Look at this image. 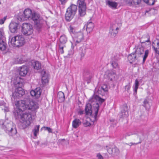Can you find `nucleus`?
Returning a JSON list of instances; mask_svg holds the SVG:
<instances>
[{"label":"nucleus","mask_w":159,"mask_h":159,"mask_svg":"<svg viewBox=\"0 0 159 159\" xmlns=\"http://www.w3.org/2000/svg\"><path fill=\"white\" fill-rule=\"evenodd\" d=\"M25 43V39L21 35H17L13 37L11 39L9 45L13 47H20L23 46Z\"/></svg>","instance_id":"4"},{"label":"nucleus","mask_w":159,"mask_h":159,"mask_svg":"<svg viewBox=\"0 0 159 159\" xmlns=\"http://www.w3.org/2000/svg\"><path fill=\"white\" fill-rule=\"evenodd\" d=\"M60 41L61 44L66 43L67 41V39L66 36L64 35L61 36L60 38Z\"/></svg>","instance_id":"31"},{"label":"nucleus","mask_w":159,"mask_h":159,"mask_svg":"<svg viewBox=\"0 0 159 159\" xmlns=\"http://www.w3.org/2000/svg\"><path fill=\"white\" fill-rule=\"evenodd\" d=\"M61 2L62 4H64L66 1V0H59Z\"/></svg>","instance_id":"51"},{"label":"nucleus","mask_w":159,"mask_h":159,"mask_svg":"<svg viewBox=\"0 0 159 159\" xmlns=\"http://www.w3.org/2000/svg\"><path fill=\"white\" fill-rule=\"evenodd\" d=\"M108 90V89L107 85L104 84L98 89L97 92L98 94L103 95H104L105 92H107Z\"/></svg>","instance_id":"21"},{"label":"nucleus","mask_w":159,"mask_h":159,"mask_svg":"<svg viewBox=\"0 0 159 159\" xmlns=\"http://www.w3.org/2000/svg\"><path fill=\"white\" fill-rule=\"evenodd\" d=\"M32 66L33 67L34 71L36 72H39L43 68L41 63L38 61H35L32 62Z\"/></svg>","instance_id":"13"},{"label":"nucleus","mask_w":159,"mask_h":159,"mask_svg":"<svg viewBox=\"0 0 159 159\" xmlns=\"http://www.w3.org/2000/svg\"><path fill=\"white\" fill-rule=\"evenodd\" d=\"M157 47H155L154 45L153 44L152 47L154 49L156 52L158 54H159V42L157 43ZM159 63V61H158Z\"/></svg>","instance_id":"37"},{"label":"nucleus","mask_w":159,"mask_h":159,"mask_svg":"<svg viewBox=\"0 0 159 159\" xmlns=\"http://www.w3.org/2000/svg\"><path fill=\"white\" fill-rule=\"evenodd\" d=\"M18 24L16 23L11 22L10 24L9 27L11 32L14 33L17 32Z\"/></svg>","instance_id":"17"},{"label":"nucleus","mask_w":159,"mask_h":159,"mask_svg":"<svg viewBox=\"0 0 159 159\" xmlns=\"http://www.w3.org/2000/svg\"><path fill=\"white\" fill-rule=\"evenodd\" d=\"M84 35L82 32H79L76 34L75 37L74 39V42L75 43V45L81 42L83 39Z\"/></svg>","instance_id":"16"},{"label":"nucleus","mask_w":159,"mask_h":159,"mask_svg":"<svg viewBox=\"0 0 159 159\" xmlns=\"http://www.w3.org/2000/svg\"><path fill=\"white\" fill-rule=\"evenodd\" d=\"M106 148L107 152L110 154L117 156L120 153V152L119 149L116 147H115L113 148H111L108 147L107 146H106Z\"/></svg>","instance_id":"15"},{"label":"nucleus","mask_w":159,"mask_h":159,"mask_svg":"<svg viewBox=\"0 0 159 159\" xmlns=\"http://www.w3.org/2000/svg\"><path fill=\"white\" fill-rule=\"evenodd\" d=\"M87 78H88V80L87 81V83H90V79H91V77H90V75H89V76L87 77Z\"/></svg>","instance_id":"49"},{"label":"nucleus","mask_w":159,"mask_h":159,"mask_svg":"<svg viewBox=\"0 0 159 159\" xmlns=\"http://www.w3.org/2000/svg\"><path fill=\"white\" fill-rule=\"evenodd\" d=\"M16 88L15 92L12 93V100L15 98H19L24 95L25 93L24 90L20 86L22 85V83L18 82L17 84H16Z\"/></svg>","instance_id":"6"},{"label":"nucleus","mask_w":159,"mask_h":159,"mask_svg":"<svg viewBox=\"0 0 159 159\" xmlns=\"http://www.w3.org/2000/svg\"><path fill=\"white\" fill-rule=\"evenodd\" d=\"M28 71V68L25 66H23L19 69V74L20 75L24 76L27 74Z\"/></svg>","instance_id":"19"},{"label":"nucleus","mask_w":159,"mask_h":159,"mask_svg":"<svg viewBox=\"0 0 159 159\" xmlns=\"http://www.w3.org/2000/svg\"><path fill=\"white\" fill-rule=\"evenodd\" d=\"M39 125H37L34 128L33 130L34 135L35 136H36L37 134L39 133Z\"/></svg>","instance_id":"33"},{"label":"nucleus","mask_w":159,"mask_h":159,"mask_svg":"<svg viewBox=\"0 0 159 159\" xmlns=\"http://www.w3.org/2000/svg\"><path fill=\"white\" fill-rule=\"evenodd\" d=\"M154 0H148L146 3L150 5H153L154 3Z\"/></svg>","instance_id":"38"},{"label":"nucleus","mask_w":159,"mask_h":159,"mask_svg":"<svg viewBox=\"0 0 159 159\" xmlns=\"http://www.w3.org/2000/svg\"><path fill=\"white\" fill-rule=\"evenodd\" d=\"M73 48L72 47L71 49L69 51H68V55H69V56H71L73 54V53H74V52H73Z\"/></svg>","instance_id":"41"},{"label":"nucleus","mask_w":159,"mask_h":159,"mask_svg":"<svg viewBox=\"0 0 159 159\" xmlns=\"http://www.w3.org/2000/svg\"><path fill=\"white\" fill-rule=\"evenodd\" d=\"M84 112V111L82 110H80L79 111V113L80 114V115L83 114Z\"/></svg>","instance_id":"50"},{"label":"nucleus","mask_w":159,"mask_h":159,"mask_svg":"<svg viewBox=\"0 0 159 159\" xmlns=\"http://www.w3.org/2000/svg\"><path fill=\"white\" fill-rule=\"evenodd\" d=\"M19 18H19L18 19L22 21L27 19L32 20L35 22H36L37 24L39 23L40 19L39 15L35 13H32L31 10L29 9H26L24 12L23 15Z\"/></svg>","instance_id":"3"},{"label":"nucleus","mask_w":159,"mask_h":159,"mask_svg":"<svg viewBox=\"0 0 159 159\" xmlns=\"http://www.w3.org/2000/svg\"><path fill=\"white\" fill-rule=\"evenodd\" d=\"M15 105L18 108L16 113V118L20 119L23 128H26L30 124L32 118L30 113L24 112L23 110L34 111L39 108L38 104L36 102L31 101L29 96L25 95L23 100L16 101Z\"/></svg>","instance_id":"1"},{"label":"nucleus","mask_w":159,"mask_h":159,"mask_svg":"<svg viewBox=\"0 0 159 159\" xmlns=\"http://www.w3.org/2000/svg\"><path fill=\"white\" fill-rule=\"evenodd\" d=\"M78 6L79 15L80 16H83L86 14V6L85 0H78L77 2Z\"/></svg>","instance_id":"7"},{"label":"nucleus","mask_w":159,"mask_h":159,"mask_svg":"<svg viewBox=\"0 0 159 159\" xmlns=\"http://www.w3.org/2000/svg\"><path fill=\"white\" fill-rule=\"evenodd\" d=\"M2 127L10 136L13 135L16 133V130L13 128L11 123H8L5 125H2Z\"/></svg>","instance_id":"10"},{"label":"nucleus","mask_w":159,"mask_h":159,"mask_svg":"<svg viewBox=\"0 0 159 159\" xmlns=\"http://www.w3.org/2000/svg\"><path fill=\"white\" fill-rule=\"evenodd\" d=\"M69 30L71 32L73 33L75 31V29L72 26L70 25L69 27Z\"/></svg>","instance_id":"44"},{"label":"nucleus","mask_w":159,"mask_h":159,"mask_svg":"<svg viewBox=\"0 0 159 159\" xmlns=\"http://www.w3.org/2000/svg\"><path fill=\"white\" fill-rule=\"evenodd\" d=\"M84 125L85 126L87 127L90 126L91 124L88 120H86L85 121H84Z\"/></svg>","instance_id":"40"},{"label":"nucleus","mask_w":159,"mask_h":159,"mask_svg":"<svg viewBox=\"0 0 159 159\" xmlns=\"http://www.w3.org/2000/svg\"><path fill=\"white\" fill-rule=\"evenodd\" d=\"M41 74L42 75V83H46L48 82V74L44 70L42 71Z\"/></svg>","instance_id":"23"},{"label":"nucleus","mask_w":159,"mask_h":159,"mask_svg":"<svg viewBox=\"0 0 159 159\" xmlns=\"http://www.w3.org/2000/svg\"><path fill=\"white\" fill-rule=\"evenodd\" d=\"M143 106L146 109H149L150 108V106L148 102L146 99L143 102Z\"/></svg>","instance_id":"36"},{"label":"nucleus","mask_w":159,"mask_h":159,"mask_svg":"<svg viewBox=\"0 0 159 159\" xmlns=\"http://www.w3.org/2000/svg\"><path fill=\"white\" fill-rule=\"evenodd\" d=\"M81 49L82 50H81L82 52L81 53V56H83L85 53V49H83L82 48H81L80 50H81Z\"/></svg>","instance_id":"43"},{"label":"nucleus","mask_w":159,"mask_h":159,"mask_svg":"<svg viewBox=\"0 0 159 159\" xmlns=\"http://www.w3.org/2000/svg\"><path fill=\"white\" fill-rule=\"evenodd\" d=\"M59 48L60 49L59 50V52L61 54H63L64 53L63 51V48L64 47L63 46H61V44H59Z\"/></svg>","instance_id":"39"},{"label":"nucleus","mask_w":159,"mask_h":159,"mask_svg":"<svg viewBox=\"0 0 159 159\" xmlns=\"http://www.w3.org/2000/svg\"><path fill=\"white\" fill-rule=\"evenodd\" d=\"M106 4L108 5L110 7L115 9L116 8L117 6V3L111 1L110 0H107L106 1Z\"/></svg>","instance_id":"25"},{"label":"nucleus","mask_w":159,"mask_h":159,"mask_svg":"<svg viewBox=\"0 0 159 159\" xmlns=\"http://www.w3.org/2000/svg\"><path fill=\"white\" fill-rule=\"evenodd\" d=\"M77 9V6L74 4H71L67 9L65 14L66 20L70 21L73 18L76 14Z\"/></svg>","instance_id":"5"},{"label":"nucleus","mask_w":159,"mask_h":159,"mask_svg":"<svg viewBox=\"0 0 159 159\" xmlns=\"http://www.w3.org/2000/svg\"><path fill=\"white\" fill-rule=\"evenodd\" d=\"M119 28L116 26V24H112L111 26L109 33L112 37H115L118 33Z\"/></svg>","instance_id":"14"},{"label":"nucleus","mask_w":159,"mask_h":159,"mask_svg":"<svg viewBox=\"0 0 159 159\" xmlns=\"http://www.w3.org/2000/svg\"><path fill=\"white\" fill-rule=\"evenodd\" d=\"M98 159H104L103 157L100 153H98L97 155Z\"/></svg>","instance_id":"45"},{"label":"nucleus","mask_w":159,"mask_h":159,"mask_svg":"<svg viewBox=\"0 0 159 159\" xmlns=\"http://www.w3.org/2000/svg\"><path fill=\"white\" fill-rule=\"evenodd\" d=\"M118 57L117 55H114L112 57L111 61V64L113 67L114 68H118V64L117 63Z\"/></svg>","instance_id":"22"},{"label":"nucleus","mask_w":159,"mask_h":159,"mask_svg":"<svg viewBox=\"0 0 159 159\" xmlns=\"http://www.w3.org/2000/svg\"><path fill=\"white\" fill-rule=\"evenodd\" d=\"M148 54L149 50H146L144 52V55L143 58V63H144L146 60V59L147 58L148 56Z\"/></svg>","instance_id":"35"},{"label":"nucleus","mask_w":159,"mask_h":159,"mask_svg":"<svg viewBox=\"0 0 159 159\" xmlns=\"http://www.w3.org/2000/svg\"><path fill=\"white\" fill-rule=\"evenodd\" d=\"M81 124V122L79 119H75L72 122V126L74 128H77Z\"/></svg>","instance_id":"29"},{"label":"nucleus","mask_w":159,"mask_h":159,"mask_svg":"<svg viewBox=\"0 0 159 159\" xmlns=\"http://www.w3.org/2000/svg\"><path fill=\"white\" fill-rule=\"evenodd\" d=\"M21 32L25 35H31L33 32L32 25L28 23H23L21 26Z\"/></svg>","instance_id":"8"},{"label":"nucleus","mask_w":159,"mask_h":159,"mask_svg":"<svg viewBox=\"0 0 159 159\" xmlns=\"http://www.w3.org/2000/svg\"><path fill=\"white\" fill-rule=\"evenodd\" d=\"M105 100V99L101 98L99 96L94 95L89 99V103L87 104L85 106V111L86 114L88 115L92 116V113L94 111V120H95L99 107L98 102L102 104Z\"/></svg>","instance_id":"2"},{"label":"nucleus","mask_w":159,"mask_h":159,"mask_svg":"<svg viewBox=\"0 0 159 159\" xmlns=\"http://www.w3.org/2000/svg\"><path fill=\"white\" fill-rule=\"evenodd\" d=\"M120 115V116L122 118H125L128 116V113L127 111V107L126 106H123Z\"/></svg>","instance_id":"20"},{"label":"nucleus","mask_w":159,"mask_h":159,"mask_svg":"<svg viewBox=\"0 0 159 159\" xmlns=\"http://www.w3.org/2000/svg\"><path fill=\"white\" fill-rule=\"evenodd\" d=\"M5 19H6V18H4L3 19H1L0 20V24H3L4 22Z\"/></svg>","instance_id":"48"},{"label":"nucleus","mask_w":159,"mask_h":159,"mask_svg":"<svg viewBox=\"0 0 159 159\" xmlns=\"http://www.w3.org/2000/svg\"><path fill=\"white\" fill-rule=\"evenodd\" d=\"M134 134V133H133L132 132H129L125 134L126 136H132Z\"/></svg>","instance_id":"46"},{"label":"nucleus","mask_w":159,"mask_h":159,"mask_svg":"<svg viewBox=\"0 0 159 159\" xmlns=\"http://www.w3.org/2000/svg\"><path fill=\"white\" fill-rule=\"evenodd\" d=\"M130 88V86L129 84L127 85H126L125 87V90L129 92V90Z\"/></svg>","instance_id":"42"},{"label":"nucleus","mask_w":159,"mask_h":159,"mask_svg":"<svg viewBox=\"0 0 159 159\" xmlns=\"http://www.w3.org/2000/svg\"><path fill=\"white\" fill-rule=\"evenodd\" d=\"M94 24L90 21H89L86 25V30L87 32L90 33L92 31L94 27Z\"/></svg>","instance_id":"24"},{"label":"nucleus","mask_w":159,"mask_h":159,"mask_svg":"<svg viewBox=\"0 0 159 159\" xmlns=\"http://www.w3.org/2000/svg\"><path fill=\"white\" fill-rule=\"evenodd\" d=\"M44 128L45 129L48 130L49 132L51 133L52 132V129L49 127H44Z\"/></svg>","instance_id":"47"},{"label":"nucleus","mask_w":159,"mask_h":159,"mask_svg":"<svg viewBox=\"0 0 159 159\" xmlns=\"http://www.w3.org/2000/svg\"><path fill=\"white\" fill-rule=\"evenodd\" d=\"M141 0H131L129 2L130 5H136L139 4L141 2Z\"/></svg>","instance_id":"32"},{"label":"nucleus","mask_w":159,"mask_h":159,"mask_svg":"<svg viewBox=\"0 0 159 159\" xmlns=\"http://www.w3.org/2000/svg\"><path fill=\"white\" fill-rule=\"evenodd\" d=\"M39 142H37V143L38 144H39Z\"/></svg>","instance_id":"56"},{"label":"nucleus","mask_w":159,"mask_h":159,"mask_svg":"<svg viewBox=\"0 0 159 159\" xmlns=\"http://www.w3.org/2000/svg\"><path fill=\"white\" fill-rule=\"evenodd\" d=\"M46 142H44V143H42V144H41V146H42L43 145H46Z\"/></svg>","instance_id":"53"},{"label":"nucleus","mask_w":159,"mask_h":159,"mask_svg":"<svg viewBox=\"0 0 159 159\" xmlns=\"http://www.w3.org/2000/svg\"><path fill=\"white\" fill-rule=\"evenodd\" d=\"M134 52H133L138 59L141 57L144 52V48L140 46L136 47L134 48Z\"/></svg>","instance_id":"11"},{"label":"nucleus","mask_w":159,"mask_h":159,"mask_svg":"<svg viewBox=\"0 0 159 159\" xmlns=\"http://www.w3.org/2000/svg\"><path fill=\"white\" fill-rule=\"evenodd\" d=\"M116 76V73L112 71H109L108 73L107 76L108 79L111 81L114 80Z\"/></svg>","instance_id":"28"},{"label":"nucleus","mask_w":159,"mask_h":159,"mask_svg":"<svg viewBox=\"0 0 159 159\" xmlns=\"http://www.w3.org/2000/svg\"><path fill=\"white\" fill-rule=\"evenodd\" d=\"M4 33L3 30L2 28H0V50L4 51L6 48V43L2 40V38L3 37Z\"/></svg>","instance_id":"12"},{"label":"nucleus","mask_w":159,"mask_h":159,"mask_svg":"<svg viewBox=\"0 0 159 159\" xmlns=\"http://www.w3.org/2000/svg\"><path fill=\"white\" fill-rule=\"evenodd\" d=\"M143 117H144V118H145V119L144 120H147V116L145 117L144 116L142 115L141 116V118L142 119H143Z\"/></svg>","instance_id":"52"},{"label":"nucleus","mask_w":159,"mask_h":159,"mask_svg":"<svg viewBox=\"0 0 159 159\" xmlns=\"http://www.w3.org/2000/svg\"><path fill=\"white\" fill-rule=\"evenodd\" d=\"M135 87L134 90L135 93H136L137 89L139 86V83L138 80L136 79L135 82Z\"/></svg>","instance_id":"34"},{"label":"nucleus","mask_w":159,"mask_h":159,"mask_svg":"<svg viewBox=\"0 0 159 159\" xmlns=\"http://www.w3.org/2000/svg\"><path fill=\"white\" fill-rule=\"evenodd\" d=\"M144 2H145L146 3L148 2V0H143Z\"/></svg>","instance_id":"54"},{"label":"nucleus","mask_w":159,"mask_h":159,"mask_svg":"<svg viewBox=\"0 0 159 159\" xmlns=\"http://www.w3.org/2000/svg\"><path fill=\"white\" fill-rule=\"evenodd\" d=\"M62 141H64L65 140V139H62L61 140Z\"/></svg>","instance_id":"55"},{"label":"nucleus","mask_w":159,"mask_h":159,"mask_svg":"<svg viewBox=\"0 0 159 159\" xmlns=\"http://www.w3.org/2000/svg\"><path fill=\"white\" fill-rule=\"evenodd\" d=\"M1 4V2H0V4Z\"/></svg>","instance_id":"57"},{"label":"nucleus","mask_w":159,"mask_h":159,"mask_svg":"<svg viewBox=\"0 0 159 159\" xmlns=\"http://www.w3.org/2000/svg\"><path fill=\"white\" fill-rule=\"evenodd\" d=\"M30 93L32 96H34L36 98H39L41 94V91L39 88H37L34 90H32L30 91Z\"/></svg>","instance_id":"18"},{"label":"nucleus","mask_w":159,"mask_h":159,"mask_svg":"<svg viewBox=\"0 0 159 159\" xmlns=\"http://www.w3.org/2000/svg\"><path fill=\"white\" fill-rule=\"evenodd\" d=\"M57 98L59 102H61L65 100V96L64 93L62 92H59L57 94Z\"/></svg>","instance_id":"26"},{"label":"nucleus","mask_w":159,"mask_h":159,"mask_svg":"<svg viewBox=\"0 0 159 159\" xmlns=\"http://www.w3.org/2000/svg\"><path fill=\"white\" fill-rule=\"evenodd\" d=\"M149 42V37L148 34L144 35L140 39V42L141 43Z\"/></svg>","instance_id":"30"},{"label":"nucleus","mask_w":159,"mask_h":159,"mask_svg":"<svg viewBox=\"0 0 159 159\" xmlns=\"http://www.w3.org/2000/svg\"><path fill=\"white\" fill-rule=\"evenodd\" d=\"M128 58L130 63H132V62L135 61L136 60L138 59L133 52L128 56Z\"/></svg>","instance_id":"27"},{"label":"nucleus","mask_w":159,"mask_h":159,"mask_svg":"<svg viewBox=\"0 0 159 159\" xmlns=\"http://www.w3.org/2000/svg\"><path fill=\"white\" fill-rule=\"evenodd\" d=\"M144 138L143 134L142 133L138 134L134 133L131 137V138L133 142L130 143V145H135L140 143Z\"/></svg>","instance_id":"9"}]
</instances>
